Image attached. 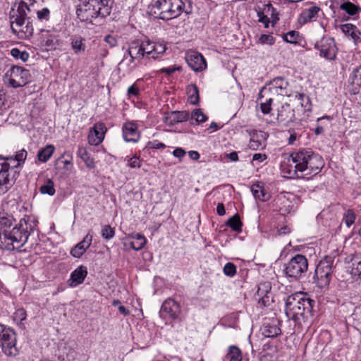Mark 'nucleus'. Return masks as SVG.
<instances>
[{
    "label": "nucleus",
    "mask_w": 361,
    "mask_h": 361,
    "mask_svg": "<svg viewBox=\"0 0 361 361\" xmlns=\"http://www.w3.org/2000/svg\"><path fill=\"white\" fill-rule=\"evenodd\" d=\"M226 358L228 361H242L241 350L235 345H231Z\"/></svg>",
    "instance_id": "4c0bfd02"
},
{
    "label": "nucleus",
    "mask_w": 361,
    "mask_h": 361,
    "mask_svg": "<svg viewBox=\"0 0 361 361\" xmlns=\"http://www.w3.org/2000/svg\"><path fill=\"white\" fill-rule=\"evenodd\" d=\"M87 275V270L85 266H80L75 269L71 274L70 279L68 280L69 286L71 287H75L81 284Z\"/></svg>",
    "instance_id": "4be33fe9"
},
{
    "label": "nucleus",
    "mask_w": 361,
    "mask_h": 361,
    "mask_svg": "<svg viewBox=\"0 0 361 361\" xmlns=\"http://www.w3.org/2000/svg\"><path fill=\"white\" fill-rule=\"evenodd\" d=\"M185 59L188 65L195 72H202L207 68L206 60L198 51L195 50L187 51Z\"/></svg>",
    "instance_id": "f8f14e48"
},
{
    "label": "nucleus",
    "mask_w": 361,
    "mask_h": 361,
    "mask_svg": "<svg viewBox=\"0 0 361 361\" xmlns=\"http://www.w3.org/2000/svg\"><path fill=\"white\" fill-rule=\"evenodd\" d=\"M315 301L306 298L303 293L292 294L286 300V314L289 319L300 322L302 319L305 322L312 317Z\"/></svg>",
    "instance_id": "20e7f679"
},
{
    "label": "nucleus",
    "mask_w": 361,
    "mask_h": 361,
    "mask_svg": "<svg viewBox=\"0 0 361 361\" xmlns=\"http://www.w3.org/2000/svg\"><path fill=\"white\" fill-rule=\"evenodd\" d=\"M288 82L283 78L279 77L274 78L270 83L269 87H264L259 93V97H263V92L269 91L271 96L284 97L287 94L286 89L288 87Z\"/></svg>",
    "instance_id": "2eb2a0df"
},
{
    "label": "nucleus",
    "mask_w": 361,
    "mask_h": 361,
    "mask_svg": "<svg viewBox=\"0 0 361 361\" xmlns=\"http://www.w3.org/2000/svg\"><path fill=\"white\" fill-rule=\"evenodd\" d=\"M349 92L359 95L361 102V66L354 69L350 76Z\"/></svg>",
    "instance_id": "6ab92c4d"
},
{
    "label": "nucleus",
    "mask_w": 361,
    "mask_h": 361,
    "mask_svg": "<svg viewBox=\"0 0 361 361\" xmlns=\"http://www.w3.org/2000/svg\"><path fill=\"white\" fill-rule=\"evenodd\" d=\"M227 157L231 161H236L238 160V155L236 152H232L227 154Z\"/></svg>",
    "instance_id": "774afa93"
},
{
    "label": "nucleus",
    "mask_w": 361,
    "mask_h": 361,
    "mask_svg": "<svg viewBox=\"0 0 361 361\" xmlns=\"http://www.w3.org/2000/svg\"><path fill=\"white\" fill-rule=\"evenodd\" d=\"M92 240V235L87 234L83 240L78 243L71 250V254L73 257L79 258L86 251V250L91 245Z\"/></svg>",
    "instance_id": "5701e85b"
},
{
    "label": "nucleus",
    "mask_w": 361,
    "mask_h": 361,
    "mask_svg": "<svg viewBox=\"0 0 361 361\" xmlns=\"http://www.w3.org/2000/svg\"><path fill=\"white\" fill-rule=\"evenodd\" d=\"M142 44L145 47V56L152 58L153 55V42L150 40H146L142 42Z\"/></svg>",
    "instance_id": "6e6d98bb"
},
{
    "label": "nucleus",
    "mask_w": 361,
    "mask_h": 361,
    "mask_svg": "<svg viewBox=\"0 0 361 361\" xmlns=\"http://www.w3.org/2000/svg\"><path fill=\"white\" fill-rule=\"evenodd\" d=\"M180 69V67L177 68H164L161 70V72L166 73L167 75L172 74L175 71H179Z\"/></svg>",
    "instance_id": "338daca9"
},
{
    "label": "nucleus",
    "mask_w": 361,
    "mask_h": 361,
    "mask_svg": "<svg viewBox=\"0 0 361 361\" xmlns=\"http://www.w3.org/2000/svg\"><path fill=\"white\" fill-rule=\"evenodd\" d=\"M11 8L9 13L11 27L13 33H17L19 28L20 37L32 36L34 28L30 21L32 11H35V0H18Z\"/></svg>",
    "instance_id": "7ed1b4c3"
},
{
    "label": "nucleus",
    "mask_w": 361,
    "mask_h": 361,
    "mask_svg": "<svg viewBox=\"0 0 361 361\" xmlns=\"http://www.w3.org/2000/svg\"><path fill=\"white\" fill-rule=\"evenodd\" d=\"M39 190L42 194H47L50 196L54 195L56 192L54 181L49 178L47 179L44 183L39 187Z\"/></svg>",
    "instance_id": "58836bf2"
},
{
    "label": "nucleus",
    "mask_w": 361,
    "mask_h": 361,
    "mask_svg": "<svg viewBox=\"0 0 361 361\" xmlns=\"http://www.w3.org/2000/svg\"><path fill=\"white\" fill-rule=\"evenodd\" d=\"M274 99H276L273 96H271V97H269V99H267L264 102H261L260 109L264 114H268L271 112V104Z\"/></svg>",
    "instance_id": "8fccbe9b"
},
{
    "label": "nucleus",
    "mask_w": 361,
    "mask_h": 361,
    "mask_svg": "<svg viewBox=\"0 0 361 361\" xmlns=\"http://www.w3.org/2000/svg\"><path fill=\"white\" fill-rule=\"evenodd\" d=\"M340 8L343 11H345L350 16L355 15L360 10H361L359 6L350 1L343 3L340 6Z\"/></svg>",
    "instance_id": "c03bdc74"
},
{
    "label": "nucleus",
    "mask_w": 361,
    "mask_h": 361,
    "mask_svg": "<svg viewBox=\"0 0 361 361\" xmlns=\"http://www.w3.org/2000/svg\"><path fill=\"white\" fill-rule=\"evenodd\" d=\"M271 286L269 283H261L257 292V295L259 297V304L262 306H267L269 302V297L267 294L269 292Z\"/></svg>",
    "instance_id": "c85d7f7f"
},
{
    "label": "nucleus",
    "mask_w": 361,
    "mask_h": 361,
    "mask_svg": "<svg viewBox=\"0 0 361 361\" xmlns=\"http://www.w3.org/2000/svg\"><path fill=\"white\" fill-rule=\"evenodd\" d=\"M85 39L81 36L74 35L71 38V45L75 54H80L85 52L86 46Z\"/></svg>",
    "instance_id": "cd10ccee"
},
{
    "label": "nucleus",
    "mask_w": 361,
    "mask_h": 361,
    "mask_svg": "<svg viewBox=\"0 0 361 361\" xmlns=\"http://www.w3.org/2000/svg\"><path fill=\"white\" fill-rule=\"evenodd\" d=\"M59 44L58 43V37L54 35H49L47 36L45 41V46L47 49H55V47Z\"/></svg>",
    "instance_id": "864d4df0"
},
{
    "label": "nucleus",
    "mask_w": 361,
    "mask_h": 361,
    "mask_svg": "<svg viewBox=\"0 0 361 361\" xmlns=\"http://www.w3.org/2000/svg\"><path fill=\"white\" fill-rule=\"evenodd\" d=\"M299 38V32L297 31H289L283 36V39L288 43H296Z\"/></svg>",
    "instance_id": "603ef678"
},
{
    "label": "nucleus",
    "mask_w": 361,
    "mask_h": 361,
    "mask_svg": "<svg viewBox=\"0 0 361 361\" xmlns=\"http://www.w3.org/2000/svg\"><path fill=\"white\" fill-rule=\"evenodd\" d=\"M149 145H150L151 148L157 149L166 147V145L164 143L159 142L157 140H154L153 142H149Z\"/></svg>",
    "instance_id": "e2e57ef3"
},
{
    "label": "nucleus",
    "mask_w": 361,
    "mask_h": 361,
    "mask_svg": "<svg viewBox=\"0 0 361 361\" xmlns=\"http://www.w3.org/2000/svg\"><path fill=\"white\" fill-rule=\"evenodd\" d=\"M226 225L231 228L234 231L240 232L242 230L243 223L240 221L239 215L235 214L228 219Z\"/></svg>",
    "instance_id": "a19ab883"
},
{
    "label": "nucleus",
    "mask_w": 361,
    "mask_h": 361,
    "mask_svg": "<svg viewBox=\"0 0 361 361\" xmlns=\"http://www.w3.org/2000/svg\"><path fill=\"white\" fill-rule=\"evenodd\" d=\"M36 13L37 17L40 21H48L50 18V11L48 8H43L41 10H37L35 8V11H32V13Z\"/></svg>",
    "instance_id": "09e8293b"
},
{
    "label": "nucleus",
    "mask_w": 361,
    "mask_h": 361,
    "mask_svg": "<svg viewBox=\"0 0 361 361\" xmlns=\"http://www.w3.org/2000/svg\"><path fill=\"white\" fill-rule=\"evenodd\" d=\"M296 155H298V152L292 153L281 165L282 172L290 178L299 177V173L302 172L301 169L299 168V161L297 160Z\"/></svg>",
    "instance_id": "ddd939ff"
},
{
    "label": "nucleus",
    "mask_w": 361,
    "mask_h": 361,
    "mask_svg": "<svg viewBox=\"0 0 361 361\" xmlns=\"http://www.w3.org/2000/svg\"><path fill=\"white\" fill-rule=\"evenodd\" d=\"M293 111L290 104L285 103L278 109L277 120L281 123L292 122L295 117Z\"/></svg>",
    "instance_id": "b1692460"
},
{
    "label": "nucleus",
    "mask_w": 361,
    "mask_h": 361,
    "mask_svg": "<svg viewBox=\"0 0 361 361\" xmlns=\"http://www.w3.org/2000/svg\"><path fill=\"white\" fill-rule=\"evenodd\" d=\"M188 102L193 105L199 103V91L196 85H190L187 87Z\"/></svg>",
    "instance_id": "c9c22d12"
},
{
    "label": "nucleus",
    "mask_w": 361,
    "mask_h": 361,
    "mask_svg": "<svg viewBox=\"0 0 361 361\" xmlns=\"http://www.w3.org/2000/svg\"><path fill=\"white\" fill-rule=\"evenodd\" d=\"M274 38L270 35H262L259 37V42L262 44H273L274 43Z\"/></svg>",
    "instance_id": "bf43d9fd"
},
{
    "label": "nucleus",
    "mask_w": 361,
    "mask_h": 361,
    "mask_svg": "<svg viewBox=\"0 0 361 361\" xmlns=\"http://www.w3.org/2000/svg\"><path fill=\"white\" fill-rule=\"evenodd\" d=\"M251 191L256 200L265 202L270 199L271 195L265 190L262 184L258 183L252 185Z\"/></svg>",
    "instance_id": "a878e982"
},
{
    "label": "nucleus",
    "mask_w": 361,
    "mask_h": 361,
    "mask_svg": "<svg viewBox=\"0 0 361 361\" xmlns=\"http://www.w3.org/2000/svg\"><path fill=\"white\" fill-rule=\"evenodd\" d=\"M152 46H153L152 59H157L160 55L163 54L166 49V45L164 44H161V43L153 42Z\"/></svg>",
    "instance_id": "de8ad7c7"
},
{
    "label": "nucleus",
    "mask_w": 361,
    "mask_h": 361,
    "mask_svg": "<svg viewBox=\"0 0 361 361\" xmlns=\"http://www.w3.org/2000/svg\"><path fill=\"white\" fill-rule=\"evenodd\" d=\"M297 160L299 161V168L301 169V176H315L318 174L323 168L324 163L319 154L312 151L300 150L298 152Z\"/></svg>",
    "instance_id": "39448f33"
},
{
    "label": "nucleus",
    "mask_w": 361,
    "mask_h": 361,
    "mask_svg": "<svg viewBox=\"0 0 361 361\" xmlns=\"http://www.w3.org/2000/svg\"><path fill=\"white\" fill-rule=\"evenodd\" d=\"M341 29L344 34L350 36L355 41L359 39V36L356 33L357 27L355 25L350 23H346L341 25Z\"/></svg>",
    "instance_id": "ea45409f"
},
{
    "label": "nucleus",
    "mask_w": 361,
    "mask_h": 361,
    "mask_svg": "<svg viewBox=\"0 0 361 361\" xmlns=\"http://www.w3.org/2000/svg\"><path fill=\"white\" fill-rule=\"evenodd\" d=\"M123 137L126 142H137L140 139L137 125L133 121H126L122 126Z\"/></svg>",
    "instance_id": "f3484780"
},
{
    "label": "nucleus",
    "mask_w": 361,
    "mask_h": 361,
    "mask_svg": "<svg viewBox=\"0 0 361 361\" xmlns=\"http://www.w3.org/2000/svg\"><path fill=\"white\" fill-rule=\"evenodd\" d=\"M99 16L106 17L111 13L112 3L111 0H92Z\"/></svg>",
    "instance_id": "393cba45"
},
{
    "label": "nucleus",
    "mask_w": 361,
    "mask_h": 361,
    "mask_svg": "<svg viewBox=\"0 0 361 361\" xmlns=\"http://www.w3.org/2000/svg\"><path fill=\"white\" fill-rule=\"evenodd\" d=\"M257 16L259 18V21L264 23L265 27H268L270 20L267 16L264 15L262 11H258Z\"/></svg>",
    "instance_id": "052dcab7"
},
{
    "label": "nucleus",
    "mask_w": 361,
    "mask_h": 361,
    "mask_svg": "<svg viewBox=\"0 0 361 361\" xmlns=\"http://www.w3.org/2000/svg\"><path fill=\"white\" fill-rule=\"evenodd\" d=\"M267 135L263 131H254L250 134V140L249 142V148L252 150H257L263 148L265 145Z\"/></svg>",
    "instance_id": "412c9836"
},
{
    "label": "nucleus",
    "mask_w": 361,
    "mask_h": 361,
    "mask_svg": "<svg viewBox=\"0 0 361 361\" xmlns=\"http://www.w3.org/2000/svg\"><path fill=\"white\" fill-rule=\"evenodd\" d=\"M207 117L202 113L201 109L194 110L190 115V123L197 125L200 123L206 121Z\"/></svg>",
    "instance_id": "79ce46f5"
},
{
    "label": "nucleus",
    "mask_w": 361,
    "mask_h": 361,
    "mask_svg": "<svg viewBox=\"0 0 361 361\" xmlns=\"http://www.w3.org/2000/svg\"><path fill=\"white\" fill-rule=\"evenodd\" d=\"M356 216L351 209H348L343 216V221L348 227L354 224Z\"/></svg>",
    "instance_id": "3c124183"
},
{
    "label": "nucleus",
    "mask_w": 361,
    "mask_h": 361,
    "mask_svg": "<svg viewBox=\"0 0 361 361\" xmlns=\"http://www.w3.org/2000/svg\"><path fill=\"white\" fill-rule=\"evenodd\" d=\"M267 158V156L265 154L256 153L252 157V161H262Z\"/></svg>",
    "instance_id": "0e129e2a"
},
{
    "label": "nucleus",
    "mask_w": 361,
    "mask_h": 361,
    "mask_svg": "<svg viewBox=\"0 0 361 361\" xmlns=\"http://www.w3.org/2000/svg\"><path fill=\"white\" fill-rule=\"evenodd\" d=\"M171 1L169 0H157L151 8V12L162 20H172L180 15L178 11L173 10L171 8Z\"/></svg>",
    "instance_id": "9d476101"
},
{
    "label": "nucleus",
    "mask_w": 361,
    "mask_h": 361,
    "mask_svg": "<svg viewBox=\"0 0 361 361\" xmlns=\"http://www.w3.org/2000/svg\"><path fill=\"white\" fill-rule=\"evenodd\" d=\"M166 130L171 132L179 131L180 124V112L178 111L169 113L164 119Z\"/></svg>",
    "instance_id": "aec40b11"
},
{
    "label": "nucleus",
    "mask_w": 361,
    "mask_h": 361,
    "mask_svg": "<svg viewBox=\"0 0 361 361\" xmlns=\"http://www.w3.org/2000/svg\"><path fill=\"white\" fill-rule=\"evenodd\" d=\"M262 334L266 337L274 338L281 334V330L276 324H264Z\"/></svg>",
    "instance_id": "f704fd0d"
},
{
    "label": "nucleus",
    "mask_w": 361,
    "mask_h": 361,
    "mask_svg": "<svg viewBox=\"0 0 361 361\" xmlns=\"http://www.w3.org/2000/svg\"><path fill=\"white\" fill-rule=\"evenodd\" d=\"M161 313L164 316L177 319L180 313L179 305L173 299L169 298L162 304Z\"/></svg>",
    "instance_id": "a211bd4d"
},
{
    "label": "nucleus",
    "mask_w": 361,
    "mask_h": 361,
    "mask_svg": "<svg viewBox=\"0 0 361 361\" xmlns=\"http://www.w3.org/2000/svg\"><path fill=\"white\" fill-rule=\"evenodd\" d=\"M78 156L85 162L88 168H94V160L85 148L79 147L77 152Z\"/></svg>",
    "instance_id": "e433bc0d"
},
{
    "label": "nucleus",
    "mask_w": 361,
    "mask_h": 361,
    "mask_svg": "<svg viewBox=\"0 0 361 361\" xmlns=\"http://www.w3.org/2000/svg\"><path fill=\"white\" fill-rule=\"evenodd\" d=\"M130 238H133V240L130 243V245L135 250H142L146 244L145 237L140 233L132 234Z\"/></svg>",
    "instance_id": "2f4dec72"
},
{
    "label": "nucleus",
    "mask_w": 361,
    "mask_h": 361,
    "mask_svg": "<svg viewBox=\"0 0 361 361\" xmlns=\"http://www.w3.org/2000/svg\"><path fill=\"white\" fill-rule=\"evenodd\" d=\"M0 346L7 356L14 357L18 353L15 331L1 324H0Z\"/></svg>",
    "instance_id": "0eeeda50"
},
{
    "label": "nucleus",
    "mask_w": 361,
    "mask_h": 361,
    "mask_svg": "<svg viewBox=\"0 0 361 361\" xmlns=\"http://www.w3.org/2000/svg\"><path fill=\"white\" fill-rule=\"evenodd\" d=\"M104 41L111 47H114L117 44V39L112 35H108L104 37Z\"/></svg>",
    "instance_id": "680f3d73"
},
{
    "label": "nucleus",
    "mask_w": 361,
    "mask_h": 361,
    "mask_svg": "<svg viewBox=\"0 0 361 361\" xmlns=\"http://www.w3.org/2000/svg\"><path fill=\"white\" fill-rule=\"evenodd\" d=\"M216 212L219 216H224L226 214L224 204L223 203H219L216 207Z\"/></svg>",
    "instance_id": "69168bd1"
},
{
    "label": "nucleus",
    "mask_w": 361,
    "mask_h": 361,
    "mask_svg": "<svg viewBox=\"0 0 361 361\" xmlns=\"http://www.w3.org/2000/svg\"><path fill=\"white\" fill-rule=\"evenodd\" d=\"M26 317L27 313L23 308H19L16 310L13 317V321L22 329H25V326L23 322L26 319Z\"/></svg>",
    "instance_id": "37998d69"
},
{
    "label": "nucleus",
    "mask_w": 361,
    "mask_h": 361,
    "mask_svg": "<svg viewBox=\"0 0 361 361\" xmlns=\"http://www.w3.org/2000/svg\"><path fill=\"white\" fill-rule=\"evenodd\" d=\"M350 274L354 276H361V254H356L351 258Z\"/></svg>",
    "instance_id": "473e14b6"
},
{
    "label": "nucleus",
    "mask_w": 361,
    "mask_h": 361,
    "mask_svg": "<svg viewBox=\"0 0 361 361\" xmlns=\"http://www.w3.org/2000/svg\"><path fill=\"white\" fill-rule=\"evenodd\" d=\"M7 85L13 88L24 87L30 82V71L21 66H13L4 75Z\"/></svg>",
    "instance_id": "423d86ee"
},
{
    "label": "nucleus",
    "mask_w": 361,
    "mask_h": 361,
    "mask_svg": "<svg viewBox=\"0 0 361 361\" xmlns=\"http://www.w3.org/2000/svg\"><path fill=\"white\" fill-rule=\"evenodd\" d=\"M331 273L332 262L326 259L322 260L315 269L313 282L319 288L326 287L330 283Z\"/></svg>",
    "instance_id": "1a4fd4ad"
},
{
    "label": "nucleus",
    "mask_w": 361,
    "mask_h": 361,
    "mask_svg": "<svg viewBox=\"0 0 361 361\" xmlns=\"http://www.w3.org/2000/svg\"><path fill=\"white\" fill-rule=\"evenodd\" d=\"M224 273L228 276H233L236 274V267L231 262H228L224 265Z\"/></svg>",
    "instance_id": "5fc2aeb1"
},
{
    "label": "nucleus",
    "mask_w": 361,
    "mask_h": 361,
    "mask_svg": "<svg viewBox=\"0 0 361 361\" xmlns=\"http://www.w3.org/2000/svg\"><path fill=\"white\" fill-rule=\"evenodd\" d=\"M145 47L142 44H138L137 42H133L130 44L128 49V54L130 56V62H133L135 59L142 58L145 56Z\"/></svg>",
    "instance_id": "bb28decb"
},
{
    "label": "nucleus",
    "mask_w": 361,
    "mask_h": 361,
    "mask_svg": "<svg viewBox=\"0 0 361 361\" xmlns=\"http://www.w3.org/2000/svg\"><path fill=\"white\" fill-rule=\"evenodd\" d=\"M315 49L319 51L321 56L333 60L336 58V47L333 38H322L315 44Z\"/></svg>",
    "instance_id": "9b49d317"
},
{
    "label": "nucleus",
    "mask_w": 361,
    "mask_h": 361,
    "mask_svg": "<svg viewBox=\"0 0 361 361\" xmlns=\"http://www.w3.org/2000/svg\"><path fill=\"white\" fill-rule=\"evenodd\" d=\"M76 14L81 21L91 22L93 18H96L99 16L92 0H88V1H85L78 5Z\"/></svg>",
    "instance_id": "4468645a"
},
{
    "label": "nucleus",
    "mask_w": 361,
    "mask_h": 361,
    "mask_svg": "<svg viewBox=\"0 0 361 361\" xmlns=\"http://www.w3.org/2000/svg\"><path fill=\"white\" fill-rule=\"evenodd\" d=\"M320 11V8L317 6H311L302 11L300 14V20L303 23L312 21L317 18V14Z\"/></svg>",
    "instance_id": "c756f323"
},
{
    "label": "nucleus",
    "mask_w": 361,
    "mask_h": 361,
    "mask_svg": "<svg viewBox=\"0 0 361 361\" xmlns=\"http://www.w3.org/2000/svg\"><path fill=\"white\" fill-rule=\"evenodd\" d=\"M27 156V152L24 149L13 155H0V195L6 193L14 185Z\"/></svg>",
    "instance_id": "f03ea898"
},
{
    "label": "nucleus",
    "mask_w": 361,
    "mask_h": 361,
    "mask_svg": "<svg viewBox=\"0 0 361 361\" xmlns=\"http://www.w3.org/2000/svg\"><path fill=\"white\" fill-rule=\"evenodd\" d=\"M291 97H294L295 103L300 105L301 108H303L305 111L311 109L310 101L304 94L295 92Z\"/></svg>",
    "instance_id": "72a5a7b5"
},
{
    "label": "nucleus",
    "mask_w": 361,
    "mask_h": 361,
    "mask_svg": "<svg viewBox=\"0 0 361 361\" xmlns=\"http://www.w3.org/2000/svg\"><path fill=\"white\" fill-rule=\"evenodd\" d=\"M101 235L105 240H111L115 235V230L110 225H104L102 226Z\"/></svg>",
    "instance_id": "49530a36"
},
{
    "label": "nucleus",
    "mask_w": 361,
    "mask_h": 361,
    "mask_svg": "<svg viewBox=\"0 0 361 361\" xmlns=\"http://www.w3.org/2000/svg\"><path fill=\"white\" fill-rule=\"evenodd\" d=\"M128 161L127 165L131 169L140 168L141 166L140 160L139 157L134 156L133 157H126Z\"/></svg>",
    "instance_id": "4d7b16f0"
},
{
    "label": "nucleus",
    "mask_w": 361,
    "mask_h": 361,
    "mask_svg": "<svg viewBox=\"0 0 361 361\" xmlns=\"http://www.w3.org/2000/svg\"><path fill=\"white\" fill-rule=\"evenodd\" d=\"M307 258L302 255L298 254L285 264L283 271L287 277L298 279L307 271Z\"/></svg>",
    "instance_id": "6e6552de"
},
{
    "label": "nucleus",
    "mask_w": 361,
    "mask_h": 361,
    "mask_svg": "<svg viewBox=\"0 0 361 361\" xmlns=\"http://www.w3.org/2000/svg\"><path fill=\"white\" fill-rule=\"evenodd\" d=\"M107 128L104 123L98 122L90 129L88 135V142L91 145H99L104 138Z\"/></svg>",
    "instance_id": "dca6fc26"
},
{
    "label": "nucleus",
    "mask_w": 361,
    "mask_h": 361,
    "mask_svg": "<svg viewBox=\"0 0 361 361\" xmlns=\"http://www.w3.org/2000/svg\"><path fill=\"white\" fill-rule=\"evenodd\" d=\"M11 55L16 59H20L23 62H25L29 59V54L26 51H20L18 48H13L11 50Z\"/></svg>",
    "instance_id": "a18cd8bd"
},
{
    "label": "nucleus",
    "mask_w": 361,
    "mask_h": 361,
    "mask_svg": "<svg viewBox=\"0 0 361 361\" xmlns=\"http://www.w3.org/2000/svg\"><path fill=\"white\" fill-rule=\"evenodd\" d=\"M55 150V147L52 145H48L40 149L37 152V159L39 161L45 163L52 156Z\"/></svg>",
    "instance_id": "7c9ffc66"
},
{
    "label": "nucleus",
    "mask_w": 361,
    "mask_h": 361,
    "mask_svg": "<svg viewBox=\"0 0 361 361\" xmlns=\"http://www.w3.org/2000/svg\"><path fill=\"white\" fill-rule=\"evenodd\" d=\"M140 90L135 84H133L131 86H130L127 90V94L129 97L132 96L137 97L140 95Z\"/></svg>",
    "instance_id": "13d9d810"
},
{
    "label": "nucleus",
    "mask_w": 361,
    "mask_h": 361,
    "mask_svg": "<svg viewBox=\"0 0 361 361\" xmlns=\"http://www.w3.org/2000/svg\"><path fill=\"white\" fill-rule=\"evenodd\" d=\"M13 216L0 210V248L9 251L21 248L33 232L35 224L29 218L21 219L18 224Z\"/></svg>",
    "instance_id": "f257e3e1"
}]
</instances>
